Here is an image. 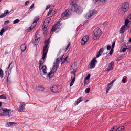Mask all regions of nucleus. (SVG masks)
<instances>
[{
  "mask_svg": "<svg viewBox=\"0 0 131 131\" xmlns=\"http://www.w3.org/2000/svg\"><path fill=\"white\" fill-rule=\"evenodd\" d=\"M82 100V97H81L78 98L76 101H75V102L76 103L77 105H78L79 103L81 102Z\"/></svg>",
  "mask_w": 131,
  "mask_h": 131,
  "instance_id": "25",
  "label": "nucleus"
},
{
  "mask_svg": "<svg viewBox=\"0 0 131 131\" xmlns=\"http://www.w3.org/2000/svg\"><path fill=\"white\" fill-rule=\"evenodd\" d=\"M114 63L112 62L110 63L108 65V67L107 69V70L110 71L112 70L113 68V67L112 65L114 64Z\"/></svg>",
  "mask_w": 131,
  "mask_h": 131,
  "instance_id": "18",
  "label": "nucleus"
},
{
  "mask_svg": "<svg viewBox=\"0 0 131 131\" xmlns=\"http://www.w3.org/2000/svg\"><path fill=\"white\" fill-rule=\"evenodd\" d=\"M90 77V75L89 74L85 78L84 84V85H87L90 82V81H89V79Z\"/></svg>",
  "mask_w": 131,
  "mask_h": 131,
  "instance_id": "15",
  "label": "nucleus"
},
{
  "mask_svg": "<svg viewBox=\"0 0 131 131\" xmlns=\"http://www.w3.org/2000/svg\"><path fill=\"white\" fill-rule=\"evenodd\" d=\"M51 20V18L50 17H49L47 18V19L45 20L44 21L47 22L49 23L50 21Z\"/></svg>",
  "mask_w": 131,
  "mask_h": 131,
  "instance_id": "38",
  "label": "nucleus"
},
{
  "mask_svg": "<svg viewBox=\"0 0 131 131\" xmlns=\"http://www.w3.org/2000/svg\"><path fill=\"white\" fill-rule=\"evenodd\" d=\"M72 66L73 67V65H72ZM73 71H71V73H72L74 75V76L75 74V72H76V70L75 69H73Z\"/></svg>",
  "mask_w": 131,
  "mask_h": 131,
  "instance_id": "45",
  "label": "nucleus"
},
{
  "mask_svg": "<svg viewBox=\"0 0 131 131\" xmlns=\"http://www.w3.org/2000/svg\"><path fill=\"white\" fill-rule=\"evenodd\" d=\"M71 13L70 9H68L63 12L61 14V17L62 18H63L64 17H69L71 15Z\"/></svg>",
  "mask_w": 131,
  "mask_h": 131,
  "instance_id": "5",
  "label": "nucleus"
},
{
  "mask_svg": "<svg viewBox=\"0 0 131 131\" xmlns=\"http://www.w3.org/2000/svg\"><path fill=\"white\" fill-rule=\"evenodd\" d=\"M90 87H89L88 88H86L85 90V92L87 93H89V92L90 91Z\"/></svg>",
  "mask_w": 131,
  "mask_h": 131,
  "instance_id": "36",
  "label": "nucleus"
},
{
  "mask_svg": "<svg viewBox=\"0 0 131 131\" xmlns=\"http://www.w3.org/2000/svg\"><path fill=\"white\" fill-rule=\"evenodd\" d=\"M50 5H47V6L46 8V10L50 8Z\"/></svg>",
  "mask_w": 131,
  "mask_h": 131,
  "instance_id": "63",
  "label": "nucleus"
},
{
  "mask_svg": "<svg viewBox=\"0 0 131 131\" xmlns=\"http://www.w3.org/2000/svg\"><path fill=\"white\" fill-rule=\"evenodd\" d=\"M28 3H29V1H26L25 2V5L26 6L27 5H28V4H27Z\"/></svg>",
  "mask_w": 131,
  "mask_h": 131,
  "instance_id": "61",
  "label": "nucleus"
},
{
  "mask_svg": "<svg viewBox=\"0 0 131 131\" xmlns=\"http://www.w3.org/2000/svg\"><path fill=\"white\" fill-rule=\"evenodd\" d=\"M9 22V20H7L5 22L4 24H7Z\"/></svg>",
  "mask_w": 131,
  "mask_h": 131,
  "instance_id": "64",
  "label": "nucleus"
},
{
  "mask_svg": "<svg viewBox=\"0 0 131 131\" xmlns=\"http://www.w3.org/2000/svg\"><path fill=\"white\" fill-rule=\"evenodd\" d=\"M129 22V20L128 18L126 19L125 20L124 25L126 26H127Z\"/></svg>",
  "mask_w": 131,
  "mask_h": 131,
  "instance_id": "35",
  "label": "nucleus"
},
{
  "mask_svg": "<svg viewBox=\"0 0 131 131\" xmlns=\"http://www.w3.org/2000/svg\"><path fill=\"white\" fill-rule=\"evenodd\" d=\"M59 87V86L56 85H54L50 88L51 90L54 93H58L59 92L58 89V88Z\"/></svg>",
  "mask_w": 131,
  "mask_h": 131,
  "instance_id": "8",
  "label": "nucleus"
},
{
  "mask_svg": "<svg viewBox=\"0 0 131 131\" xmlns=\"http://www.w3.org/2000/svg\"><path fill=\"white\" fill-rule=\"evenodd\" d=\"M115 80H113L112 81H111L110 83L108 84H110V85H111V86H112V85L113 83L115 81Z\"/></svg>",
  "mask_w": 131,
  "mask_h": 131,
  "instance_id": "51",
  "label": "nucleus"
},
{
  "mask_svg": "<svg viewBox=\"0 0 131 131\" xmlns=\"http://www.w3.org/2000/svg\"><path fill=\"white\" fill-rule=\"evenodd\" d=\"M53 74L52 72H49L48 75V76L50 78H51L53 76Z\"/></svg>",
  "mask_w": 131,
  "mask_h": 131,
  "instance_id": "39",
  "label": "nucleus"
},
{
  "mask_svg": "<svg viewBox=\"0 0 131 131\" xmlns=\"http://www.w3.org/2000/svg\"><path fill=\"white\" fill-rule=\"evenodd\" d=\"M111 85H110V84H108V85L107 86V88H106V93H107V92H108V91L110 88L111 87Z\"/></svg>",
  "mask_w": 131,
  "mask_h": 131,
  "instance_id": "41",
  "label": "nucleus"
},
{
  "mask_svg": "<svg viewBox=\"0 0 131 131\" xmlns=\"http://www.w3.org/2000/svg\"><path fill=\"white\" fill-rule=\"evenodd\" d=\"M52 10H50L48 13L47 16H49V15H50V14L51 13V12H52Z\"/></svg>",
  "mask_w": 131,
  "mask_h": 131,
  "instance_id": "54",
  "label": "nucleus"
},
{
  "mask_svg": "<svg viewBox=\"0 0 131 131\" xmlns=\"http://www.w3.org/2000/svg\"><path fill=\"white\" fill-rule=\"evenodd\" d=\"M111 48V46L110 45H108L106 47L107 49L108 50H110Z\"/></svg>",
  "mask_w": 131,
  "mask_h": 131,
  "instance_id": "53",
  "label": "nucleus"
},
{
  "mask_svg": "<svg viewBox=\"0 0 131 131\" xmlns=\"http://www.w3.org/2000/svg\"><path fill=\"white\" fill-rule=\"evenodd\" d=\"M46 28L47 27H44L42 29L43 33L45 35L47 33V28Z\"/></svg>",
  "mask_w": 131,
  "mask_h": 131,
  "instance_id": "32",
  "label": "nucleus"
},
{
  "mask_svg": "<svg viewBox=\"0 0 131 131\" xmlns=\"http://www.w3.org/2000/svg\"><path fill=\"white\" fill-rule=\"evenodd\" d=\"M47 47H45V46L43 47L42 58V59L44 60L45 59L47 54V53L48 51V48H47Z\"/></svg>",
  "mask_w": 131,
  "mask_h": 131,
  "instance_id": "6",
  "label": "nucleus"
},
{
  "mask_svg": "<svg viewBox=\"0 0 131 131\" xmlns=\"http://www.w3.org/2000/svg\"><path fill=\"white\" fill-rule=\"evenodd\" d=\"M39 68L40 70L42 69V71L43 73V75H45L47 74V73L46 71L47 68L45 66H43V65H39Z\"/></svg>",
  "mask_w": 131,
  "mask_h": 131,
  "instance_id": "11",
  "label": "nucleus"
},
{
  "mask_svg": "<svg viewBox=\"0 0 131 131\" xmlns=\"http://www.w3.org/2000/svg\"><path fill=\"white\" fill-rule=\"evenodd\" d=\"M4 13H5V16L7 14L9 13V11L8 10H6L4 11Z\"/></svg>",
  "mask_w": 131,
  "mask_h": 131,
  "instance_id": "55",
  "label": "nucleus"
},
{
  "mask_svg": "<svg viewBox=\"0 0 131 131\" xmlns=\"http://www.w3.org/2000/svg\"><path fill=\"white\" fill-rule=\"evenodd\" d=\"M108 0H96L95 1L97 2L99 1L102 3H104L107 2Z\"/></svg>",
  "mask_w": 131,
  "mask_h": 131,
  "instance_id": "29",
  "label": "nucleus"
},
{
  "mask_svg": "<svg viewBox=\"0 0 131 131\" xmlns=\"http://www.w3.org/2000/svg\"><path fill=\"white\" fill-rule=\"evenodd\" d=\"M2 113H4V116H6L9 117L11 116L10 110L5 109L3 110Z\"/></svg>",
  "mask_w": 131,
  "mask_h": 131,
  "instance_id": "10",
  "label": "nucleus"
},
{
  "mask_svg": "<svg viewBox=\"0 0 131 131\" xmlns=\"http://www.w3.org/2000/svg\"><path fill=\"white\" fill-rule=\"evenodd\" d=\"M68 57H66L65 58H63L64 59V61H63L61 63V64H62L63 62H67L68 60H67V58Z\"/></svg>",
  "mask_w": 131,
  "mask_h": 131,
  "instance_id": "46",
  "label": "nucleus"
},
{
  "mask_svg": "<svg viewBox=\"0 0 131 131\" xmlns=\"http://www.w3.org/2000/svg\"><path fill=\"white\" fill-rule=\"evenodd\" d=\"M58 65H55L54 64L53 66V67L52 68V72H55L57 70V69L58 67Z\"/></svg>",
  "mask_w": 131,
  "mask_h": 131,
  "instance_id": "21",
  "label": "nucleus"
},
{
  "mask_svg": "<svg viewBox=\"0 0 131 131\" xmlns=\"http://www.w3.org/2000/svg\"><path fill=\"white\" fill-rule=\"evenodd\" d=\"M77 0H71L70 2V4L71 5L70 12H75L76 10V8L79 6L75 4Z\"/></svg>",
  "mask_w": 131,
  "mask_h": 131,
  "instance_id": "3",
  "label": "nucleus"
},
{
  "mask_svg": "<svg viewBox=\"0 0 131 131\" xmlns=\"http://www.w3.org/2000/svg\"><path fill=\"white\" fill-rule=\"evenodd\" d=\"M95 13V12L94 10H90L89 13L85 15V17L86 18L88 19L91 17Z\"/></svg>",
  "mask_w": 131,
  "mask_h": 131,
  "instance_id": "7",
  "label": "nucleus"
},
{
  "mask_svg": "<svg viewBox=\"0 0 131 131\" xmlns=\"http://www.w3.org/2000/svg\"><path fill=\"white\" fill-rule=\"evenodd\" d=\"M126 80V79L125 78H123L122 80V81L123 83H125V81Z\"/></svg>",
  "mask_w": 131,
  "mask_h": 131,
  "instance_id": "57",
  "label": "nucleus"
},
{
  "mask_svg": "<svg viewBox=\"0 0 131 131\" xmlns=\"http://www.w3.org/2000/svg\"><path fill=\"white\" fill-rule=\"evenodd\" d=\"M25 106L24 103H20L19 106L18 111L21 112H23L24 111Z\"/></svg>",
  "mask_w": 131,
  "mask_h": 131,
  "instance_id": "13",
  "label": "nucleus"
},
{
  "mask_svg": "<svg viewBox=\"0 0 131 131\" xmlns=\"http://www.w3.org/2000/svg\"><path fill=\"white\" fill-rule=\"evenodd\" d=\"M117 127V125H115L112 128H111V131H113L114 129L116 128Z\"/></svg>",
  "mask_w": 131,
  "mask_h": 131,
  "instance_id": "52",
  "label": "nucleus"
},
{
  "mask_svg": "<svg viewBox=\"0 0 131 131\" xmlns=\"http://www.w3.org/2000/svg\"><path fill=\"white\" fill-rule=\"evenodd\" d=\"M0 76L1 78H3L4 76L3 71L2 70L1 68L0 69Z\"/></svg>",
  "mask_w": 131,
  "mask_h": 131,
  "instance_id": "31",
  "label": "nucleus"
},
{
  "mask_svg": "<svg viewBox=\"0 0 131 131\" xmlns=\"http://www.w3.org/2000/svg\"><path fill=\"white\" fill-rule=\"evenodd\" d=\"M103 48H101L100 49L96 54V57L97 58L100 55H101L102 53L103 52Z\"/></svg>",
  "mask_w": 131,
  "mask_h": 131,
  "instance_id": "17",
  "label": "nucleus"
},
{
  "mask_svg": "<svg viewBox=\"0 0 131 131\" xmlns=\"http://www.w3.org/2000/svg\"><path fill=\"white\" fill-rule=\"evenodd\" d=\"M129 49V48H123L122 49H121L120 50V52H125L126 51L127 49Z\"/></svg>",
  "mask_w": 131,
  "mask_h": 131,
  "instance_id": "33",
  "label": "nucleus"
},
{
  "mask_svg": "<svg viewBox=\"0 0 131 131\" xmlns=\"http://www.w3.org/2000/svg\"><path fill=\"white\" fill-rule=\"evenodd\" d=\"M44 60V59H41V60L40 61H39V65H42V64H43L45 61V60Z\"/></svg>",
  "mask_w": 131,
  "mask_h": 131,
  "instance_id": "37",
  "label": "nucleus"
},
{
  "mask_svg": "<svg viewBox=\"0 0 131 131\" xmlns=\"http://www.w3.org/2000/svg\"><path fill=\"white\" fill-rule=\"evenodd\" d=\"M97 61L96 60V58H94L91 61L90 64V67L91 68H94L95 66V63Z\"/></svg>",
  "mask_w": 131,
  "mask_h": 131,
  "instance_id": "9",
  "label": "nucleus"
},
{
  "mask_svg": "<svg viewBox=\"0 0 131 131\" xmlns=\"http://www.w3.org/2000/svg\"><path fill=\"white\" fill-rule=\"evenodd\" d=\"M70 43H69L68 44L66 48V51H67V50L68 49V48H69V46H70Z\"/></svg>",
  "mask_w": 131,
  "mask_h": 131,
  "instance_id": "60",
  "label": "nucleus"
},
{
  "mask_svg": "<svg viewBox=\"0 0 131 131\" xmlns=\"http://www.w3.org/2000/svg\"><path fill=\"white\" fill-rule=\"evenodd\" d=\"M64 55V54H63V55L61 56V57H60V58L61 61H62L64 59L63 58Z\"/></svg>",
  "mask_w": 131,
  "mask_h": 131,
  "instance_id": "58",
  "label": "nucleus"
},
{
  "mask_svg": "<svg viewBox=\"0 0 131 131\" xmlns=\"http://www.w3.org/2000/svg\"><path fill=\"white\" fill-rule=\"evenodd\" d=\"M60 59L59 58H57L56 59V61L54 62L53 64L54 65H57Z\"/></svg>",
  "mask_w": 131,
  "mask_h": 131,
  "instance_id": "28",
  "label": "nucleus"
},
{
  "mask_svg": "<svg viewBox=\"0 0 131 131\" xmlns=\"http://www.w3.org/2000/svg\"><path fill=\"white\" fill-rule=\"evenodd\" d=\"M113 51L114 50H113V49L111 48L110 51L109 53L110 55H111L112 54V53L113 52Z\"/></svg>",
  "mask_w": 131,
  "mask_h": 131,
  "instance_id": "50",
  "label": "nucleus"
},
{
  "mask_svg": "<svg viewBox=\"0 0 131 131\" xmlns=\"http://www.w3.org/2000/svg\"><path fill=\"white\" fill-rule=\"evenodd\" d=\"M5 30L4 28H2L0 31V35L1 36L3 35V33L4 31Z\"/></svg>",
  "mask_w": 131,
  "mask_h": 131,
  "instance_id": "42",
  "label": "nucleus"
},
{
  "mask_svg": "<svg viewBox=\"0 0 131 131\" xmlns=\"http://www.w3.org/2000/svg\"><path fill=\"white\" fill-rule=\"evenodd\" d=\"M83 11V9L82 7L79 6L76 8V10L75 11L76 13L78 14H81Z\"/></svg>",
  "mask_w": 131,
  "mask_h": 131,
  "instance_id": "16",
  "label": "nucleus"
},
{
  "mask_svg": "<svg viewBox=\"0 0 131 131\" xmlns=\"http://www.w3.org/2000/svg\"><path fill=\"white\" fill-rule=\"evenodd\" d=\"M129 7V4L128 3L125 2L123 3L118 10V13L121 15H123L125 12L128 10Z\"/></svg>",
  "mask_w": 131,
  "mask_h": 131,
  "instance_id": "1",
  "label": "nucleus"
},
{
  "mask_svg": "<svg viewBox=\"0 0 131 131\" xmlns=\"http://www.w3.org/2000/svg\"><path fill=\"white\" fill-rule=\"evenodd\" d=\"M19 20L18 19H17L15 20L13 22V24H15L19 22Z\"/></svg>",
  "mask_w": 131,
  "mask_h": 131,
  "instance_id": "49",
  "label": "nucleus"
},
{
  "mask_svg": "<svg viewBox=\"0 0 131 131\" xmlns=\"http://www.w3.org/2000/svg\"><path fill=\"white\" fill-rule=\"evenodd\" d=\"M94 36H93V38L95 40H97L100 37L102 34V32L100 29L96 28L93 31Z\"/></svg>",
  "mask_w": 131,
  "mask_h": 131,
  "instance_id": "2",
  "label": "nucleus"
},
{
  "mask_svg": "<svg viewBox=\"0 0 131 131\" xmlns=\"http://www.w3.org/2000/svg\"><path fill=\"white\" fill-rule=\"evenodd\" d=\"M115 43V42L114 41V42L112 44V49H113V48L114 47Z\"/></svg>",
  "mask_w": 131,
  "mask_h": 131,
  "instance_id": "56",
  "label": "nucleus"
},
{
  "mask_svg": "<svg viewBox=\"0 0 131 131\" xmlns=\"http://www.w3.org/2000/svg\"><path fill=\"white\" fill-rule=\"evenodd\" d=\"M0 99H7V97L6 95L4 94H2L0 95Z\"/></svg>",
  "mask_w": 131,
  "mask_h": 131,
  "instance_id": "27",
  "label": "nucleus"
},
{
  "mask_svg": "<svg viewBox=\"0 0 131 131\" xmlns=\"http://www.w3.org/2000/svg\"><path fill=\"white\" fill-rule=\"evenodd\" d=\"M89 39V36L88 35L84 36L81 41V43L82 45H84L86 42H87Z\"/></svg>",
  "mask_w": 131,
  "mask_h": 131,
  "instance_id": "12",
  "label": "nucleus"
},
{
  "mask_svg": "<svg viewBox=\"0 0 131 131\" xmlns=\"http://www.w3.org/2000/svg\"><path fill=\"white\" fill-rule=\"evenodd\" d=\"M129 28V27L128 26H126L124 25H123L119 31V32L120 33L122 34L123 33L124 31L126 30L127 29H128Z\"/></svg>",
  "mask_w": 131,
  "mask_h": 131,
  "instance_id": "14",
  "label": "nucleus"
},
{
  "mask_svg": "<svg viewBox=\"0 0 131 131\" xmlns=\"http://www.w3.org/2000/svg\"><path fill=\"white\" fill-rule=\"evenodd\" d=\"M34 6V3L32 4V5H31V6L30 7V9H32Z\"/></svg>",
  "mask_w": 131,
  "mask_h": 131,
  "instance_id": "59",
  "label": "nucleus"
},
{
  "mask_svg": "<svg viewBox=\"0 0 131 131\" xmlns=\"http://www.w3.org/2000/svg\"><path fill=\"white\" fill-rule=\"evenodd\" d=\"M125 127L124 126H122L117 128L116 129V131H121L123 130L124 129Z\"/></svg>",
  "mask_w": 131,
  "mask_h": 131,
  "instance_id": "22",
  "label": "nucleus"
},
{
  "mask_svg": "<svg viewBox=\"0 0 131 131\" xmlns=\"http://www.w3.org/2000/svg\"><path fill=\"white\" fill-rule=\"evenodd\" d=\"M108 23L107 22H105L103 23V25L104 27H106L108 25Z\"/></svg>",
  "mask_w": 131,
  "mask_h": 131,
  "instance_id": "48",
  "label": "nucleus"
},
{
  "mask_svg": "<svg viewBox=\"0 0 131 131\" xmlns=\"http://www.w3.org/2000/svg\"><path fill=\"white\" fill-rule=\"evenodd\" d=\"M40 38L39 37H36L35 38V39L33 40L32 42L36 45H37L38 43L39 40Z\"/></svg>",
  "mask_w": 131,
  "mask_h": 131,
  "instance_id": "19",
  "label": "nucleus"
},
{
  "mask_svg": "<svg viewBox=\"0 0 131 131\" xmlns=\"http://www.w3.org/2000/svg\"><path fill=\"white\" fill-rule=\"evenodd\" d=\"M36 26V24H35V25H34V26H32V25H31V26H30V27H29V30H31V29H32L33 28H34L35 27V26Z\"/></svg>",
  "mask_w": 131,
  "mask_h": 131,
  "instance_id": "47",
  "label": "nucleus"
},
{
  "mask_svg": "<svg viewBox=\"0 0 131 131\" xmlns=\"http://www.w3.org/2000/svg\"><path fill=\"white\" fill-rule=\"evenodd\" d=\"M57 25V24H56L54 25H53L51 29V31H55L56 29V26Z\"/></svg>",
  "mask_w": 131,
  "mask_h": 131,
  "instance_id": "26",
  "label": "nucleus"
},
{
  "mask_svg": "<svg viewBox=\"0 0 131 131\" xmlns=\"http://www.w3.org/2000/svg\"><path fill=\"white\" fill-rule=\"evenodd\" d=\"M39 20V17H37L36 19H35V21L33 22V23H35V24H36V23Z\"/></svg>",
  "mask_w": 131,
  "mask_h": 131,
  "instance_id": "43",
  "label": "nucleus"
},
{
  "mask_svg": "<svg viewBox=\"0 0 131 131\" xmlns=\"http://www.w3.org/2000/svg\"><path fill=\"white\" fill-rule=\"evenodd\" d=\"M75 78L74 77L73 78V79L72 80L71 82H70V86H71L73 84V83L75 81Z\"/></svg>",
  "mask_w": 131,
  "mask_h": 131,
  "instance_id": "34",
  "label": "nucleus"
},
{
  "mask_svg": "<svg viewBox=\"0 0 131 131\" xmlns=\"http://www.w3.org/2000/svg\"><path fill=\"white\" fill-rule=\"evenodd\" d=\"M13 66L14 63L13 62H12L11 63H10L9 65L7 70L6 71V74L7 76V81L8 80V78L11 73V69L13 67Z\"/></svg>",
  "mask_w": 131,
  "mask_h": 131,
  "instance_id": "4",
  "label": "nucleus"
},
{
  "mask_svg": "<svg viewBox=\"0 0 131 131\" xmlns=\"http://www.w3.org/2000/svg\"><path fill=\"white\" fill-rule=\"evenodd\" d=\"M9 78V77H8ZM6 80L7 81V83L8 84H10V81L9 80H8V81H7V78L6 79Z\"/></svg>",
  "mask_w": 131,
  "mask_h": 131,
  "instance_id": "62",
  "label": "nucleus"
},
{
  "mask_svg": "<svg viewBox=\"0 0 131 131\" xmlns=\"http://www.w3.org/2000/svg\"><path fill=\"white\" fill-rule=\"evenodd\" d=\"M26 46L24 44H22L21 46V49L22 51H24L26 50Z\"/></svg>",
  "mask_w": 131,
  "mask_h": 131,
  "instance_id": "24",
  "label": "nucleus"
},
{
  "mask_svg": "<svg viewBox=\"0 0 131 131\" xmlns=\"http://www.w3.org/2000/svg\"><path fill=\"white\" fill-rule=\"evenodd\" d=\"M44 89V87L41 85L38 86L37 87V89L41 91H43Z\"/></svg>",
  "mask_w": 131,
  "mask_h": 131,
  "instance_id": "23",
  "label": "nucleus"
},
{
  "mask_svg": "<svg viewBox=\"0 0 131 131\" xmlns=\"http://www.w3.org/2000/svg\"><path fill=\"white\" fill-rule=\"evenodd\" d=\"M49 24V23H48L44 21L43 23V25H44V27H47L48 26Z\"/></svg>",
  "mask_w": 131,
  "mask_h": 131,
  "instance_id": "44",
  "label": "nucleus"
},
{
  "mask_svg": "<svg viewBox=\"0 0 131 131\" xmlns=\"http://www.w3.org/2000/svg\"><path fill=\"white\" fill-rule=\"evenodd\" d=\"M49 40H45L44 41V43L45 44V45L44 46H45V47H47L49 45Z\"/></svg>",
  "mask_w": 131,
  "mask_h": 131,
  "instance_id": "30",
  "label": "nucleus"
},
{
  "mask_svg": "<svg viewBox=\"0 0 131 131\" xmlns=\"http://www.w3.org/2000/svg\"><path fill=\"white\" fill-rule=\"evenodd\" d=\"M5 16V13H0V18H3Z\"/></svg>",
  "mask_w": 131,
  "mask_h": 131,
  "instance_id": "40",
  "label": "nucleus"
},
{
  "mask_svg": "<svg viewBox=\"0 0 131 131\" xmlns=\"http://www.w3.org/2000/svg\"><path fill=\"white\" fill-rule=\"evenodd\" d=\"M16 123H15L14 122H7L6 124V127H9L11 125H12L14 124H16Z\"/></svg>",
  "mask_w": 131,
  "mask_h": 131,
  "instance_id": "20",
  "label": "nucleus"
}]
</instances>
